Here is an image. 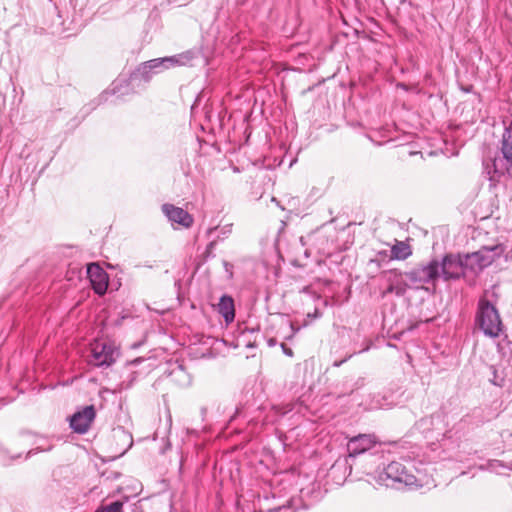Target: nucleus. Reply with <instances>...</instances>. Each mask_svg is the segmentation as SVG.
<instances>
[{"label":"nucleus","instance_id":"obj_26","mask_svg":"<svg viewBox=\"0 0 512 512\" xmlns=\"http://www.w3.org/2000/svg\"><path fill=\"white\" fill-rule=\"evenodd\" d=\"M357 352H353V353H350L348 354L344 359L342 360H335L333 362V367H340L343 363H345L347 360H349L354 354H356Z\"/></svg>","mask_w":512,"mask_h":512},{"label":"nucleus","instance_id":"obj_9","mask_svg":"<svg viewBox=\"0 0 512 512\" xmlns=\"http://www.w3.org/2000/svg\"><path fill=\"white\" fill-rule=\"evenodd\" d=\"M87 276L94 292L100 296L104 295L109 284L107 272L98 263H90L87 265Z\"/></svg>","mask_w":512,"mask_h":512},{"label":"nucleus","instance_id":"obj_12","mask_svg":"<svg viewBox=\"0 0 512 512\" xmlns=\"http://www.w3.org/2000/svg\"><path fill=\"white\" fill-rule=\"evenodd\" d=\"M387 283H390L396 289V296L402 297L405 295L408 288H411V283L404 280V273L397 269H391L384 272Z\"/></svg>","mask_w":512,"mask_h":512},{"label":"nucleus","instance_id":"obj_30","mask_svg":"<svg viewBox=\"0 0 512 512\" xmlns=\"http://www.w3.org/2000/svg\"><path fill=\"white\" fill-rule=\"evenodd\" d=\"M216 244H217L216 240L213 239L212 241H210V243L206 247V254L207 255H210L212 250L215 248Z\"/></svg>","mask_w":512,"mask_h":512},{"label":"nucleus","instance_id":"obj_6","mask_svg":"<svg viewBox=\"0 0 512 512\" xmlns=\"http://www.w3.org/2000/svg\"><path fill=\"white\" fill-rule=\"evenodd\" d=\"M440 263V278L444 281L458 280L465 276L466 268L461 254H446Z\"/></svg>","mask_w":512,"mask_h":512},{"label":"nucleus","instance_id":"obj_1","mask_svg":"<svg viewBox=\"0 0 512 512\" xmlns=\"http://www.w3.org/2000/svg\"><path fill=\"white\" fill-rule=\"evenodd\" d=\"M500 151L501 156L484 162V169L492 182L512 179V121L505 127Z\"/></svg>","mask_w":512,"mask_h":512},{"label":"nucleus","instance_id":"obj_14","mask_svg":"<svg viewBox=\"0 0 512 512\" xmlns=\"http://www.w3.org/2000/svg\"><path fill=\"white\" fill-rule=\"evenodd\" d=\"M217 311L224 318L227 324L233 322L235 318V305L233 298L226 294L221 296L219 303L217 304Z\"/></svg>","mask_w":512,"mask_h":512},{"label":"nucleus","instance_id":"obj_11","mask_svg":"<svg viewBox=\"0 0 512 512\" xmlns=\"http://www.w3.org/2000/svg\"><path fill=\"white\" fill-rule=\"evenodd\" d=\"M162 212L173 223H177L185 228H189L193 224V217L186 210L174 206L172 204H163Z\"/></svg>","mask_w":512,"mask_h":512},{"label":"nucleus","instance_id":"obj_37","mask_svg":"<svg viewBox=\"0 0 512 512\" xmlns=\"http://www.w3.org/2000/svg\"><path fill=\"white\" fill-rule=\"evenodd\" d=\"M291 410H292V408H289V409L283 411L282 414H286L288 411H291Z\"/></svg>","mask_w":512,"mask_h":512},{"label":"nucleus","instance_id":"obj_32","mask_svg":"<svg viewBox=\"0 0 512 512\" xmlns=\"http://www.w3.org/2000/svg\"><path fill=\"white\" fill-rule=\"evenodd\" d=\"M390 405H391V403H386V402L385 403H381V402L378 401L376 403L375 407H377V408H385V407H388Z\"/></svg>","mask_w":512,"mask_h":512},{"label":"nucleus","instance_id":"obj_29","mask_svg":"<svg viewBox=\"0 0 512 512\" xmlns=\"http://www.w3.org/2000/svg\"><path fill=\"white\" fill-rule=\"evenodd\" d=\"M281 348L285 355L289 357L293 356V350L290 347L286 346L284 343L281 344Z\"/></svg>","mask_w":512,"mask_h":512},{"label":"nucleus","instance_id":"obj_15","mask_svg":"<svg viewBox=\"0 0 512 512\" xmlns=\"http://www.w3.org/2000/svg\"><path fill=\"white\" fill-rule=\"evenodd\" d=\"M440 420V416H425L415 423L414 429L419 431L421 434L424 435V437L427 438L435 430L436 422L439 423Z\"/></svg>","mask_w":512,"mask_h":512},{"label":"nucleus","instance_id":"obj_35","mask_svg":"<svg viewBox=\"0 0 512 512\" xmlns=\"http://www.w3.org/2000/svg\"><path fill=\"white\" fill-rule=\"evenodd\" d=\"M290 328L293 330V333H292V335H290L289 337H287V339H291V338L293 337L294 333H295L296 331H298V329L294 330V327H293V325H292V324L290 325Z\"/></svg>","mask_w":512,"mask_h":512},{"label":"nucleus","instance_id":"obj_27","mask_svg":"<svg viewBox=\"0 0 512 512\" xmlns=\"http://www.w3.org/2000/svg\"><path fill=\"white\" fill-rule=\"evenodd\" d=\"M52 446H48L47 448H44V447H41V446H38L36 449H32L30 450L28 453H27V456L26 458L30 457L31 455L39 452V451H49L51 450Z\"/></svg>","mask_w":512,"mask_h":512},{"label":"nucleus","instance_id":"obj_20","mask_svg":"<svg viewBox=\"0 0 512 512\" xmlns=\"http://www.w3.org/2000/svg\"><path fill=\"white\" fill-rule=\"evenodd\" d=\"M124 503L120 500L113 501L109 504L102 505L94 512H123Z\"/></svg>","mask_w":512,"mask_h":512},{"label":"nucleus","instance_id":"obj_33","mask_svg":"<svg viewBox=\"0 0 512 512\" xmlns=\"http://www.w3.org/2000/svg\"><path fill=\"white\" fill-rule=\"evenodd\" d=\"M378 256L381 258H385L388 256V252L386 250L378 252Z\"/></svg>","mask_w":512,"mask_h":512},{"label":"nucleus","instance_id":"obj_28","mask_svg":"<svg viewBox=\"0 0 512 512\" xmlns=\"http://www.w3.org/2000/svg\"><path fill=\"white\" fill-rule=\"evenodd\" d=\"M388 294H395L396 295V289L390 283H388L387 288L383 291L382 296L385 297Z\"/></svg>","mask_w":512,"mask_h":512},{"label":"nucleus","instance_id":"obj_19","mask_svg":"<svg viewBox=\"0 0 512 512\" xmlns=\"http://www.w3.org/2000/svg\"><path fill=\"white\" fill-rule=\"evenodd\" d=\"M123 83L125 84V88H128V83L126 80H124V79L123 80L122 79L115 80L112 83V88L109 91H104L100 95V97H99L100 101L107 100L108 95H116V94L125 95V94H127L126 91H122Z\"/></svg>","mask_w":512,"mask_h":512},{"label":"nucleus","instance_id":"obj_23","mask_svg":"<svg viewBox=\"0 0 512 512\" xmlns=\"http://www.w3.org/2000/svg\"><path fill=\"white\" fill-rule=\"evenodd\" d=\"M499 467H504V464L500 460H489L486 466H481L480 468L495 471Z\"/></svg>","mask_w":512,"mask_h":512},{"label":"nucleus","instance_id":"obj_13","mask_svg":"<svg viewBox=\"0 0 512 512\" xmlns=\"http://www.w3.org/2000/svg\"><path fill=\"white\" fill-rule=\"evenodd\" d=\"M505 251L503 244H497L493 246H483L477 252L480 258L481 265L484 268L491 265L497 258H499Z\"/></svg>","mask_w":512,"mask_h":512},{"label":"nucleus","instance_id":"obj_16","mask_svg":"<svg viewBox=\"0 0 512 512\" xmlns=\"http://www.w3.org/2000/svg\"><path fill=\"white\" fill-rule=\"evenodd\" d=\"M390 253L391 259L405 260L412 254V250L406 242L396 240V243L391 247Z\"/></svg>","mask_w":512,"mask_h":512},{"label":"nucleus","instance_id":"obj_3","mask_svg":"<svg viewBox=\"0 0 512 512\" xmlns=\"http://www.w3.org/2000/svg\"><path fill=\"white\" fill-rule=\"evenodd\" d=\"M405 278L411 283L413 289H423L427 292L435 291L436 283L440 279V263L436 258L427 263H421L409 271L404 272Z\"/></svg>","mask_w":512,"mask_h":512},{"label":"nucleus","instance_id":"obj_7","mask_svg":"<svg viewBox=\"0 0 512 512\" xmlns=\"http://www.w3.org/2000/svg\"><path fill=\"white\" fill-rule=\"evenodd\" d=\"M118 355V351L111 344L97 341L92 344L89 362L97 367H109Z\"/></svg>","mask_w":512,"mask_h":512},{"label":"nucleus","instance_id":"obj_4","mask_svg":"<svg viewBox=\"0 0 512 512\" xmlns=\"http://www.w3.org/2000/svg\"><path fill=\"white\" fill-rule=\"evenodd\" d=\"M191 59L192 54L190 52L151 59L142 63L132 74V78H140L147 82L151 79L153 74H158L171 67L186 65Z\"/></svg>","mask_w":512,"mask_h":512},{"label":"nucleus","instance_id":"obj_5","mask_svg":"<svg viewBox=\"0 0 512 512\" xmlns=\"http://www.w3.org/2000/svg\"><path fill=\"white\" fill-rule=\"evenodd\" d=\"M476 325L488 337L500 335L503 324L496 307L486 298H480L475 317Z\"/></svg>","mask_w":512,"mask_h":512},{"label":"nucleus","instance_id":"obj_25","mask_svg":"<svg viewBox=\"0 0 512 512\" xmlns=\"http://www.w3.org/2000/svg\"><path fill=\"white\" fill-rule=\"evenodd\" d=\"M223 267H224L225 272L227 273V277L229 279H231L233 277V268H234L233 264H231L230 262L224 260L223 261Z\"/></svg>","mask_w":512,"mask_h":512},{"label":"nucleus","instance_id":"obj_17","mask_svg":"<svg viewBox=\"0 0 512 512\" xmlns=\"http://www.w3.org/2000/svg\"><path fill=\"white\" fill-rule=\"evenodd\" d=\"M477 252L467 253L462 255L464 260V266L466 271H471L473 273H478L482 271L484 266L481 265L480 258L477 257Z\"/></svg>","mask_w":512,"mask_h":512},{"label":"nucleus","instance_id":"obj_2","mask_svg":"<svg viewBox=\"0 0 512 512\" xmlns=\"http://www.w3.org/2000/svg\"><path fill=\"white\" fill-rule=\"evenodd\" d=\"M367 474L372 475L375 481L386 487L420 486L416 476L412 473L411 465L408 467L397 461L383 465L382 468L379 464L375 470L367 471Z\"/></svg>","mask_w":512,"mask_h":512},{"label":"nucleus","instance_id":"obj_38","mask_svg":"<svg viewBox=\"0 0 512 512\" xmlns=\"http://www.w3.org/2000/svg\"><path fill=\"white\" fill-rule=\"evenodd\" d=\"M368 349H369V347L367 346L366 348L360 350L359 352L367 351Z\"/></svg>","mask_w":512,"mask_h":512},{"label":"nucleus","instance_id":"obj_22","mask_svg":"<svg viewBox=\"0 0 512 512\" xmlns=\"http://www.w3.org/2000/svg\"><path fill=\"white\" fill-rule=\"evenodd\" d=\"M498 352L505 357L507 352L512 353V342L507 339L505 336L501 341L497 344Z\"/></svg>","mask_w":512,"mask_h":512},{"label":"nucleus","instance_id":"obj_24","mask_svg":"<svg viewBox=\"0 0 512 512\" xmlns=\"http://www.w3.org/2000/svg\"><path fill=\"white\" fill-rule=\"evenodd\" d=\"M490 370L493 375V378L490 381L496 386H502L503 379L498 380L497 369L495 366H490Z\"/></svg>","mask_w":512,"mask_h":512},{"label":"nucleus","instance_id":"obj_18","mask_svg":"<svg viewBox=\"0 0 512 512\" xmlns=\"http://www.w3.org/2000/svg\"><path fill=\"white\" fill-rule=\"evenodd\" d=\"M232 233V224H226L221 227H212L207 230V235L213 237L216 242L223 241Z\"/></svg>","mask_w":512,"mask_h":512},{"label":"nucleus","instance_id":"obj_10","mask_svg":"<svg viewBox=\"0 0 512 512\" xmlns=\"http://www.w3.org/2000/svg\"><path fill=\"white\" fill-rule=\"evenodd\" d=\"M95 416L96 411L94 406H85L82 410L75 412L70 417V427L74 432L84 434L90 428Z\"/></svg>","mask_w":512,"mask_h":512},{"label":"nucleus","instance_id":"obj_34","mask_svg":"<svg viewBox=\"0 0 512 512\" xmlns=\"http://www.w3.org/2000/svg\"><path fill=\"white\" fill-rule=\"evenodd\" d=\"M275 344H276V339L271 338V339L268 340V345L269 346H274Z\"/></svg>","mask_w":512,"mask_h":512},{"label":"nucleus","instance_id":"obj_21","mask_svg":"<svg viewBox=\"0 0 512 512\" xmlns=\"http://www.w3.org/2000/svg\"><path fill=\"white\" fill-rule=\"evenodd\" d=\"M171 376H173L176 380H178L181 384H189L190 378L186 374L185 370L181 365L177 366L175 369L171 371Z\"/></svg>","mask_w":512,"mask_h":512},{"label":"nucleus","instance_id":"obj_31","mask_svg":"<svg viewBox=\"0 0 512 512\" xmlns=\"http://www.w3.org/2000/svg\"><path fill=\"white\" fill-rule=\"evenodd\" d=\"M367 457H368V458H370V459H372V458L380 459V458H382V457H383V454H382V453H380V451L377 449V450H375V452H374V453H370V454H368V455H367Z\"/></svg>","mask_w":512,"mask_h":512},{"label":"nucleus","instance_id":"obj_36","mask_svg":"<svg viewBox=\"0 0 512 512\" xmlns=\"http://www.w3.org/2000/svg\"><path fill=\"white\" fill-rule=\"evenodd\" d=\"M20 457H21V454H18V455H16V456L12 457L11 459H13V460H14V459H18V458H20Z\"/></svg>","mask_w":512,"mask_h":512},{"label":"nucleus","instance_id":"obj_8","mask_svg":"<svg viewBox=\"0 0 512 512\" xmlns=\"http://www.w3.org/2000/svg\"><path fill=\"white\" fill-rule=\"evenodd\" d=\"M378 439L374 434H359L349 439L347 450L349 457L365 454L378 446Z\"/></svg>","mask_w":512,"mask_h":512}]
</instances>
